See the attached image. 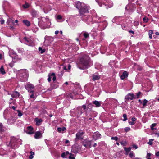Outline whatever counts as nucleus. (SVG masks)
Masks as SVG:
<instances>
[{
    "label": "nucleus",
    "mask_w": 159,
    "mask_h": 159,
    "mask_svg": "<svg viewBox=\"0 0 159 159\" xmlns=\"http://www.w3.org/2000/svg\"><path fill=\"white\" fill-rule=\"evenodd\" d=\"M155 155L159 157V151L156 152L155 153Z\"/></svg>",
    "instance_id": "nucleus-56"
},
{
    "label": "nucleus",
    "mask_w": 159,
    "mask_h": 159,
    "mask_svg": "<svg viewBox=\"0 0 159 159\" xmlns=\"http://www.w3.org/2000/svg\"><path fill=\"white\" fill-rule=\"evenodd\" d=\"M89 57L87 55L82 56L78 64V66L80 69H86L90 66L89 64Z\"/></svg>",
    "instance_id": "nucleus-1"
},
{
    "label": "nucleus",
    "mask_w": 159,
    "mask_h": 159,
    "mask_svg": "<svg viewBox=\"0 0 159 159\" xmlns=\"http://www.w3.org/2000/svg\"><path fill=\"white\" fill-rule=\"evenodd\" d=\"M19 96V93L15 91L13 93L11 94V97L13 98H16L18 97Z\"/></svg>",
    "instance_id": "nucleus-16"
},
{
    "label": "nucleus",
    "mask_w": 159,
    "mask_h": 159,
    "mask_svg": "<svg viewBox=\"0 0 159 159\" xmlns=\"http://www.w3.org/2000/svg\"><path fill=\"white\" fill-rule=\"evenodd\" d=\"M129 124L131 125H134L135 124V123L133 121H130L129 122Z\"/></svg>",
    "instance_id": "nucleus-50"
},
{
    "label": "nucleus",
    "mask_w": 159,
    "mask_h": 159,
    "mask_svg": "<svg viewBox=\"0 0 159 159\" xmlns=\"http://www.w3.org/2000/svg\"><path fill=\"white\" fill-rule=\"evenodd\" d=\"M128 74L127 72L125 71L123 72V74L121 76V78L122 80L124 79L125 78H126L128 77Z\"/></svg>",
    "instance_id": "nucleus-17"
},
{
    "label": "nucleus",
    "mask_w": 159,
    "mask_h": 159,
    "mask_svg": "<svg viewBox=\"0 0 159 159\" xmlns=\"http://www.w3.org/2000/svg\"><path fill=\"white\" fill-rule=\"evenodd\" d=\"M50 75H51V74H49V75H48L49 77L48 78V82H50L51 80L52 77H51V76H50Z\"/></svg>",
    "instance_id": "nucleus-44"
},
{
    "label": "nucleus",
    "mask_w": 159,
    "mask_h": 159,
    "mask_svg": "<svg viewBox=\"0 0 159 159\" xmlns=\"http://www.w3.org/2000/svg\"><path fill=\"white\" fill-rule=\"evenodd\" d=\"M9 55L12 58H14L15 59H18L17 57V55L14 51L12 50L9 51Z\"/></svg>",
    "instance_id": "nucleus-10"
},
{
    "label": "nucleus",
    "mask_w": 159,
    "mask_h": 159,
    "mask_svg": "<svg viewBox=\"0 0 159 159\" xmlns=\"http://www.w3.org/2000/svg\"><path fill=\"white\" fill-rule=\"evenodd\" d=\"M84 111L82 110V108L80 107H77L76 110V113H77L78 116H80Z\"/></svg>",
    "instance_id": "nucleus-13"
},
{
    "label": "nucleus",
    "mask_w": 159,
    "mask_h": 159,
    "mask_svg": "<svg viewBox=\"0 0 159 159\" xmlns=\"http://www.w3.org/2000/svg\"><path fill=\"white\" fill-rule=\"evenodd\" d=\"M57 18L58 20H61L62 18V17L61 15H59L57 16Z\"/></svg>",
    "instance_id": "nucleus-49"
},
{
    "label": "nucleus",
    "mask_w": 159,
    "mask_h": 159,
    "mask_svg": "<svg viewBox=\"0 0 159 159\" xmlns=\"http://www.w3.org/2000/svg\"><path fill=\"white\" fill-rule=\"evenodd\" d=\"M34 121L36 122V125H40L43 121L41 119H39L37 118H35Z\"/></svg>",
    "instance_id": "nucleus-15"
},
{
    "label": "nucleus",
    "mask_w": 159,
    "mask_h": 159,
    "mask_svg": "<svg viewBox=\"0 0 159 159\" xmlns=\"http://www.w3.org/2000/svg\"><path fill=\"white\" fill-rule=\"evenodd\" d=\"M68 82H66L64 84V85H67L68 84Z\"/></svg>",
    "instance_id": "nucleus-62"
},
{
    "label": "nucleus",
    "mask_w": 159,
    "mask_h": 159,
    "mask_svg": "<svg viewBox=\"0 0 159 159\" xmlns=\"http://www.w3.org/2000/svg\"><path fill=\"white\" fill-rule=\"evenodd\" d=\"M133 148H134L135 149H137L138 148V147L136 145H133Z\"/></svg>",
    "instance_id": "nucleus-52"
},
{
    "label": "nucleus",
    "mask_w": 159,
    "mask_h": 159,
    "mask_svg": "<svg viewBox=\"0 0 159 159\" xmlns=\"http://www.w3.org/2000/svg\"><path fill=\"white\" fill-rule=\"evenodd\" d=\"M139 24V22L138 21H135L134 22V25L136 26L138 25Z\"/></svg>",
    "instance_id": "nucleus-48"
},
{
    "label": "nucleus",
    "mask_w": 159,
    "mask_h": 159,
    "mask_svg": "<svg viewBox=\"0 0 159 159\" xmlns=\"http://www.w3.org/2000/svg\"><path fill=\"white\" fill-rule=\"evenodd\" d=\"M21 140L20 139H16L14 137H11V141L10 143L7 145L11 147L12 148L17 147L19 144H21Z\"/></svg>",
    "instance_id": "nucleus-3"
},
{
    "label": "nucleus",
    "mask_w": 159,
    "mask_h": 159,
    "mask_svg": "<svg viewBox=\"0 0 159 159\" xmlns=\"http://www.w3.org/2000/svg\"><path fill=\"white\" fill-rule=\"evenodd\" d=\"M27 130L26 131L27 134H32L34 133L33 128L31 126H29L27 127Z\"/></svg>",
    "instance_id": "nucleus-12"
},
{
    "label": "nucleus",
    "mask_w": 159,
    "mask_h": 159,
    "mask_svg": "<svg viewBox=\"0 0 159 159\" xmlns=\"http://www.w3.org/2000/svg\"><path fill=\"white\" fill-rule=\"evenodd\" d=\"M125 150L127 152H129L131 150V148L130 147H129L128 148H124Z\"/></svg>",
    "instance_id": "nucleus-35"
},
{
    "label": "nucleus",
    "mask_w": 159,
    "mask_h": 159,
    "mask_svg": "<svg viewBox=\"0 0 159 159\" xmlns=\"http://www.w3.org/2000/svg\"><path fill=\"white\" fill-rule=\"evenodd\" d=\"M69 143V141L68 140H66V141H65V143Z\"/></svg>",
    "instance_id": "nucleus-63"
},
{
    "label": "nucleus",
    "mask_w": 159,
    "mask_h": 159,
    "mask_svg": "<svg viewBox=\"0 0 159 159\" xmlns=\"http://www.w3.org/2000/svg\"><path fill=\"white\" fill-rule=\"evenodd\" d=\"M137 97H136V98H139L140 96L142 95V93L141 92H139L138 93H136Z\"/></svg>",
    "instance_id": "nucleus-34"
},
{
    "label": "nucleus",
    "mask_w": 159,
    "mask_h": 159,
    "mask_svg": "<svg viewBox=\"0 0 159 159\" xmlns=\"http://www.w3.org/2000/svg\"><path fill=\"white\" fill-rule=\"evenodd\" d=\"M66 154L65 152H64L62 153L61 154V157L63 158H65L66 157Z\"/></svg>",
    "instance_id": "nucleus-41"
},
{
    "label": "nucleus",
    "mask_w": 159,
    "mask_h": 159,
    "mask_svg": "<svg viewBox=\"0 0 159 159\" xmlns=\"http://www.w3.org/2000/svg\"><path fill=\"white\" fill-rule=\"evenodd\" d=\"M5 129V128L3 126L2 124L0 123V132L4 131Z\"/></svg>",
    "instance_id": "nucleus-23"
},
{
    "label": "nucleus",
    "mask_w": 159,
    "mask_h": 159,
    "mask_svg": "<svg viewBox=\"0 0 159 159\" xmlns=\"http://www.w3.org/2000/svg\"><path fill=\"white\" fill-rule=\"evenodd\" d=\"M153 141V139H149V142H148V143L150 145H152V141Z\"/></svg>",
    "instance_id": "nucleus-37"
},
{
    "label": "nucleus",
    "mask_w": 159,
    "mask_h": 159,
    "mask_svg": "<svg viewBox=\"0 0 159 159\" xmlns=\"http://www.w3.org/2000/svg\"><path fill=\"white\" fill-rule=\"evenodd\" d=\"M33 156L32 155H30V156H29V158L30 159H32L33 158Z\"/></svg>",
    "instance_id": "nucleus-59"
},
{
    "label": "nucleus",
    "mask_w": 159,
    "mask_h": 159,
    "mask_svg": "<svg viewBox=\"0 0 159 159\" xmlns=\"http://www.w3.org/2000/svg\"><path fill=\"white\" fill-rule=\"evenodd\" d=\"M51 77L53 76V78H52V80L53 81H55L56 80V77L55 75V74L54 73H52L51 74Z\"/></svg>",
    "instance_id": "nucleus-31"
},
{
    "label": "nucleus",
    "mask_w": 159,
    "mask_h": 159,
    "mask_svg": "<svg viewBox=\"0 0 159 159\" xmlns=\"http://www.w3.org/2000/svg\"><path fill=\"white\" fill-rule=\"evenodd\" d=\"M59 32V31L57 30V31H55V34L57 35L58 34Z\"/></svg>",
    "instance_id": "nucleus-60"
},
{
    "label": "nucleus",
    "mask_w": 159,
    "mask_h": 159,
    "mask_svg": "<svg viewBox=\"0 0 159 159\" xmlns=\"http://www.w3.org/2000/svg\"><path fill=\"white\" fill-rule=\"evenodd\" d=\"M25 89L28 90L29 92L30 93H33L34 91V86L30 83H28L25 85Z\"/></svg>",
    "instance_id": "nucleus-7"
},
{
    "label": "nucleus",
    "mask_w": 159,
    "mask_h": 159,
    "mask_svg": "<svg viewBox=\"0 0 159 159\" xmlns=\"http://www.w3.org/2000/svg\"><path fill=\"white\" fill-rule=\"evenodd\" d=\"M42 136V135L40 131H37L35 133L34 138L36 139H39L41 138Z\"/></svg>",
    "instance_id": "nucleus-14"
},
{
    "label": "nucleus",
    "mask_w": 159,
    "mask_h": 159,
    "mask_svg": "<svg viewBox=\"0 0 159 159\" xmlns=\"http://www.w3.org/2000/svg\"><path fill=\"white\" fill-rule=\"evenodd\" d=\"M156 125V123H153L151 125V128L152 130L154 131L156 130V128L154 127Z\"/></svg>",
    "instance_id": "nucleus-24"
},
{
    "label": "nucleus",
    "mask_w": 159,
    "mask_h": 159,
    "mask_svg": "<svg viewBox=\"0 0 159 159\" xmlns=\"http://www.w3.org/2000/svg\"><path fill=\"white\" fill-rule=\"evenodd\" d=\"M149 19L148 18L145 17L143 18V20L144 21V22H148Z\"/></svg>",
    "instance_id": "nucleus-38"
},
{
    "label": "nucleus",
    "mask_w": 159,
    "mask_h": 159,
    "mask_svg": "<svg viewBox=\"0 0 159 159\" xmlns=\"http://www.w3.org/2000/svg\"><path fill=\"white\" fill-rule=\"evenodd\" d=\"M23 22L27 26H29L30 25V22L27 20H23Z\"/></svg>",
    "instance_id": "nucleus-22"
},
{
    "label": "nucleus",
    "mask_w": 159,
    "mask_h": 159,
    "mask_svg": "<svg viewBox=\"0 0 159 159\" xmlns=\"http://www.w3.org/2000/svg\"><path fill=\"white\" fill-rule=\"evenodd\" d=\"M66 130V128L63 127L62 128L60 127H58L57 128V130L59 132H61V131H64V130Z\"/></svg>",
    "instance_id": "nucleus-25"
},
{
    "label": "nucleus",
    "mask_w": 159,
    "mask_h": 159,
    "mask_svg": "<svg viewBox=\"0 0 159 159\" xmlns=\"http://www.w3.org/2000/svg\"><path fill=\"white\" fill-rule=\"evenodd\" d=\"M148 101L146 100V99H145L144 100L143 102V108H144L145 106H147V104L148 102Z\"/></svg>",
    "instance_id": "nucleus-26"
},
{
    "label": "nucleus",
    "mask_w": 159,
    "mask_h": 159,
    "mask_svg": "<svg viewBox=\"0 0 159 159\" xmlns=\"http://www.w3.org/2000/svg\"><path fill=\"white\" fill-rule=\"evenodd\" d=\"M83 145L86 148H89L91 147V143L90 141H88L86 143H84Z\"/></svg>",
    "instance_id": "nucleus-18"
},
{
    "label": "nucleus",
    "mask_w": 159,
    "mask_h": 159,
    "mask_svg": "<svg viewBox=\"0 0 159 159\" xmlns=\"http://www.w3.org/2000/svg\"><path fill=\"white\" fill-rule=\"evenodd\" d=\"M82 107L83 108L84 110H85L86 108V106L84 104L82 106Z\"/></svg>",
    "instance_id": "nucleus-57"
},
{
    "label": "nucleus",
    "mask_w": 159,
    "mask_h": 159,
    "mask_svg": "<svg viewBox=\"0 0 159 159\" xmlns=\"http://www.w3.org/2000/svg\"><path fill=\"white\" fill-rule=\"evenodd\" d=\"M39 24L41 25L43 29L49 28L50 25L49 20L44 17L41 18L39 21Z\"/></svg>",
    "instance_id": "nucleus-4"
},
{
    "label": "nucleus",
    "mask_w": 159,
    "mask_h": 159,
    "mask_svg": "<svg viewBox=\"0 0 159 159\" xmlns=\"http://www.w3.org/2000/svg\"><path fill=\"white\" fill-rule=\"evenodd\" d=\"M105 5H108L109 7L110 8L112 6V3L111 2H107V3L105 4Z\"/></svg>",
    "instance_id": "nucleus-27"
},
{
    "label": "nucleus",
    "mask_w": 159,
    "mask_h": 159,
    "mask_svg": "<svg viewBox=\"0 0 159 159\" xmlns=\"http://www.w3.org/2000/svg\"><path fill=\"white\" fill-rule=\"evenodd\" d=\"M15 121V120L12 117H11L10 118L8 119L7 120L8 124L9 125H11Z\"/></svg>",
    "instance_id": "nucleus-20"
},
{
    "label": "nucleus",
    "mask_w": 159,
    "mask_h": 159,
    "mask_svg": "<svg viewBox=\"0 0 159 159\" xmlns=\"http://www.w3.org/2000/svg\"><path fill=\"white\" fill-rule=\"evenodd\" d=\"M0 71L1 73H2V74H4L5 73V71L4 69L3 66H2L0 68Z\"/></svg>",
    "instance_id": "nucleus-28"
},
{
    "label": "nucleus",
    "mask_w": 159,
    "mask_h": 159,
    "mask_svg": "<svg viewBox=\"0 0 159 159\" xmlns=\"http://www.w3.org/2000/svg\"><path fill=\"white\" fill-rule=\"evenodd\" d=\"M30 97L32 98H34V95L33 94H32L30 96Z\"/></svg>",
    "instance_id": "nucleus-58"
},
{
    "label": "nucleus",
    "mask_w": 159,
    "mask_h": 159,
    "mask_svg": "<svg viewBox=\"0 0 159 159\" xmlns=\"http://www.w3.org/2000/svg\"><path fill=\"white\" fill-rule=\"evenodd\" d=\"M118 139V138L117 137H111V139L115 140L116 141H117Z\"/></svg>",
    "instance_id": "nucleus-47"
},
{
    "label": "nucleus",
    "mask_w": 159,
    "mask_h": 159,
    "mask_svg": "<svg viewBox=\"0 0 159 159\" xmlns=\"http://www.w3.org/2000/svg\"><path fill=\"white\" fill-rule=\"evenodd\" d=\"M100 78V76L99 75H93V80L94 81L98 80Z\"/></svg>",
    "instance_id": "nucleus-19"
},
{
    "label": "nucleus",
    "mask_w": 159,
    "mask_h": 159,
    "mask_svg": "<svg viewBox=\"0 0 159 159\" xmlns=\"http://www.w3.org/2000/svg\"><path fill=\"white\" fill-rule=\"evenodd\" d=\"M0 23L1 24H3L4 23V20H2L0 21Z\"/></svg>",
    "instance_id": "nucleus-54"
},
{
    "label": "nucleus",
    "mask_w": 159,
    "mask_h": 159,
    "mask_svg": "<svg viewBox=\"0 0 159 159\" xmlns=\"http://www.w3.org/2000/svg\"><path fill=\"white\" fill-rule=\"evenodd\" d=\"M21 42L29 46H33L34 45L33 40L29 38L24 37Z\"/></svg>",
    "instance_id": "nucleus-6"
},
{
    "label": "nucleus",
    "mask_w": 159,
    "mask_h": 159,
    "mask_svg": "<svg viewBox=\"0 0 159 159\" xmlns=\"http://www.w3.org/2000/svg\"><path fill=\"white\" fill-rule=\"evenodd\" d=\"M155 34L156 35H159V33L158 32H156L155 33Z\"/></svg>",
    "instance_id": "nucleus-64"
},
{
    "label": "nucleus",
    "mask_w": 159,
    "mask_h": 159,
    "mask_svg": "<svg viewBox=\"0 0 159 159\" xmlns=\"http://www.w3.org/2000/svg\"><path fill=\"white\" fill-rule=\"evenodd\" d=\"M84 132L82 130L79 131L76 134V140L81 139L83 138Z\"/></svg>",
    "instance_id": "nucleus-8"
},
{
    "label": "nucleus",
    "mask_w": 159,
    "mask_h": 159,
    "mask_svg": "<svg viewBox=\"0 0 159 159\" xmlns=\"http://www.w3.org/2000/svg\"><path fill=\"white\" fill-rule=\"evenodd\" d=\"M20 79L21 81H25L27 80L28 74L26 69H23L19 71Z\"/></svg>",
    "instance_id": "nucleus-5"
},
{
    "label": "nucleus",
    "mask_w": 159,
    "mask_h": 159,
    "mask_svg": "<svg viewBox=\"0 0 159 159\" xmlns=\"http://www.w3.org/2000/svg\"><path fill=\"white\" fill-rule=\"evenodd\" d=\"M136 98V97L134 94L132 93H129L126 95L125 98L126 100H132Z\"/></svg>",
    "instance_id": "nucleus-9"
},
{
    "label": "nucleus",
    "mask_w": 159,
    "mask_h": 159,
    "mask_svg": "<svg viewBox=\"0 0 159 159\" xmlns=\"http://www.w3.org/2000/svg\"><path fill=\"white\" fill-rule=\"evenodd\" d=\"M71 67V65L70 64H68V70H70V69ZM63 69L64 70H67V69L66 68V66H64Z\"/></svg>",
    "instance_id": "nucleus-32"
},
{
    "label": "nucleus",
    "mask_w": 159,
    "mask_h": 159,
    "mask_svg": "<svg viewBox=\"0 0 159 159\" xmlns=\"http://www.w3.org/2000/svg\"><path fill=\"white\" fill-rule=\"evenodd\" d=\"M84 36L86 38L89 37V34L88 33H84Z\"/></svg>",
    "instance_id": "nucleus-43"
},
{
    "label": "nucleus",
    "mask_w": 159,
    "mask_h": 159,
    "mask_svg": "<svg viewBox=\"0 0 159 159\" xmlns=\"http://www.w3.org/2000/svg\"><path fill=\"white\" fill-rule=\"evenodd\" d=\"M130 130V128L129 127H126L125 128V131H128Z\"/></svg>",
    "instance_id": "nucleus-45"
},
{
    "label": "nucleus",
    "mask_w": 159,
    "mask_h": 159,
    "mask_svg": "<svg viewBox=\"0 0 159 159\" xmlns=\"http://www.w3.org/2000/svg\"><path fill=\"white\" fill-rule=\"evenodd\" d=\"M94 104L96 105V107H99L101 106V104L99 102L97 101H95L93 102Z\"/></svg>",
    "instance_id": "nucleus-21"
},
{
    "label": "nucleus",
    "mask_w": 159,
    "mask_h": 159,
    "mask_svg": "<svg viewBox=\"0 0 159 159\" xmlns=\"http://www.w3.org/2000/svg\"><path fill=\"white\" fill-rule=\"evenodd\" d=\"M69 158V159H75L74 155L72 154L71 153H70Z\"/></svg>",
    "instance_id": "nucleus-36"
},
{
    "label": "nucleus",
    "mask_w": 159,
    "mask_h": 159,
    "mask_svg": "<svg viewBox=\"0 0 159 159\" xmlns=\"http://www.w3.org/2000/svg\"><path fill=\"white\" fill-rule=\"evenodd\" d=\"M153 33V32L152 30H149V36L150 39L152 38V35Z\"/></svg>",
    "instance_id": "nucleus-33"
},
{
    "label": "nucleus",
    "mask_w": 159,
    "mask_h": 159,
    "mask_svg": "<svg viewBox=\"0 0 159 159\" xmlns=\"http://www.w3.org/2000/svg\"><path fill=\"white\" fill-rule=\"evenodd\" d=\"M134 153L132 151L130 152L129 156L130 157L132 158L134 156Z\"/></svg>",
    "instance_id": "nucleus-40"
},
{
    "label": "nucleus",
    "mask_w": 159,
    "mask_h": 159,
    "mask_svg": "<svg viewBox=\"0 0 159 159\" xmlns=\"http://www.w3.org/2000/svg\"><path fill=\"white\" fill-rule=\"evenodd\" d=\"M75 6L77 8L79 9L80 13L81 15L88 12V7L84 3L79 2L77 3Z\"/></svg>",
    "instance_id": "nucleus-2"
},
{
    "label": "nucleus",
    "mask_w": 159,
    "mask_h": 159,
    "mask_svg": "<svg viewBox=\"0 0 159 159\" xmlns=\"http://www.w3.org/2000/svg\"><path fill=\"white\" fill-rule=\"evenodd\" d=\"M136 118L135 117H133L132 118V120L133 122H134V121H135L136 120Z\"/></svg>",
    "instance_id": "nucleus-55"
},
{
    "label": "nucleus",
    "mask_w": 159,
    "mask_h": 159,
    "mask_svg": "<svg viewBox=\"0 0 159 159\" xmlns=\"http://www.w3.org/2000/svg\"><path fill=\"white\" fill-rule=\"evenodd\" d=\"M22 113L20 112L19 111H18V116H22Z\"/></svg>",
    "instance_id": "nucleus-51"
},
{
    "label": "nucleus",
    "mask_w": 159,
    "mask_h": 159,
    "mask_svg": "<svg viewBox=\"0 0 159 159\" xmlns=\"http://www.w3.org/2000/svg\"><path fill=\"white\" fill-rule=\"evenodd\" d=\"M93 138L94 140H96L101 138V134L99 132H96L93 134Z\"/></svg>",
    "instance_id": "nucleus-11"
},
{
    "label": "nucleus",
    "mask_w": 159,
    "mask_h": 159,
    "mask_svg": "<svg viewBox=\"0 0 159 159\" xmlns=\"http://www.w3.org/2000/svg\"><path fill=\"white\" fill-rule=\"evenodd\" d=\"M11 21L12 22V23H14V22H13V21L11 19V18H9L7 21V23H9Z\"/></svg>",
    "instance_id": "nucleus-46"
},
{
    "label": "nucleus",
    "mask_w": 159,
    "mask_h": 159,
    "mask_svg": "<svg viewBox=\"0 0 159 159\" xmlns=\"http://www.w3.org/2000/svg\"><path fill=\"white\" fill-rule=\"evenodd\" d=\"M151 155V154L150 153H147L146 158L150 157V156Z\"/></svg>",
    "instance_id": "nucleus-53"
},
{
    "label": "nucleus",
    "mask_w": 159,
    "mask_h": 159,
    "mask_svg": "<svg viewBox=\"0 0 159 159\" xmlns=\"http://www.w3.org/2000/svg\"><path fill=\"white\" fill-rule=\"evenodd\" d=\"M39 50L40 52V53L41 54L44 53L45 51V49H42V48L41 47H39Z\"/></svg>",
    "instance_id": "nucleus-29"
},
{
    "label": "nucleus",
    "mask_w": 159,
    "mask_h": 159,
    "mask_svg": "<svg viewBox=\"0 0 159 159\" xmlns=\"http://www.w3.org/2000/svg\"><path fill=\"white\" fill-rule=\"evenodd\" d=\"M17 50L19 53H22L24 52V49L22 48H18Z\"/></svg>",
    "instance_id": "nucleus-30"
},
{
    "label": "nucleus",
    "mask_w": 159,
    "mask_h": 159,
    "mask_svg": "<svg viewBox=\"0 0 159 159\" xmlns=\"http://www.w3.org/2000/svg\"><path fill=\"white\" fill-rule=\"evenodd\" d=\"M123 117H124V119L123 120V121H125L127 120V115L126 114H124L123 115Z\"/></svg>",
    "instance_id": "nucleus-39"
},
{
    "label": "nucleus",
    "mask_w": 159,
    "mask_h": 159,
    "mask_svg": "<svg viewBox=\"0 0 159 159\" xmlns=\"http://www.w3.org/2000/svg\"><path fill=\"white\" fill-rule=\"evenodd\" d=\"M72 151L74 152L75 153H76L77 152V151H74V149L73 148H72Z\"/></svg>",
    "instance_id": "nucleus-61"
},
{
    "label": "nucleus",
    "mask_w": 159,
    "mask_h": 159,
    "mask_svg": "<svg viewBox=\"0 0 159 159\" xmlns=\"http://www.w3.org/2000/svg\"><path fill=\"white\" fill-rule=\"evenodd\" d=\"M23 7L25 8H27L29 7V5L28 4H25L23 5Z\"/></svg>",
    "instance_id": "nucleus-42"
}]
</instances>
